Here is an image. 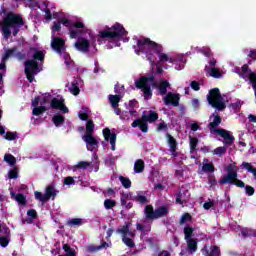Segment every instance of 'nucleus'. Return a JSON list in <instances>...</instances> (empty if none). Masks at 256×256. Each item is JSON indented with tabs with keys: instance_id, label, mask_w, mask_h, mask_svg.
I'll list each match as a JSON object with an SVG mask.
<instances>
[{
	"instance_id": "a878e982",
	"label": "nucleus",
	"mask_w": 256,
	"mask_h": 256,
	"mask_svg": "<svg viewBox=\"0 0 256 256\" xmlns=\"http://www.w3.org/2000/svg\"><path fill=\"white\" fill-rule=\"evenodd\" d=\"M31 51H34L32 61H45V53L43 51L37 50L36 48H31Z\"/></svg>"
},
{
	"instance_id": "e2e57ef3",
	"label": "nucleus",
	"mask_w": 256,
	"mask_h": 256,
	"mask_svg": "<svg viewBox=\"0 0 256 256\" xmlns=\"http://www.w3.org/2000/svg\"><path fill=\"white\" fill-rule=\"evenodd\" d=\"M208 183L210 187H215L217 185V178H215V176H209Z\"/></svg>"
},
{
	"instance_id": "20e7f679",
	"label": "nucleus",
	"mask_w": 256,
	"mask_h": 256,
	"mask_svg": "<svg viewBox=\"0 0 256 256\" xmlns=\"http://www.w3.org/2000/svg\"><path fill=\"white\" fill-rule=\"evenodd\" d=\"M24 26L25 21L23 20V16L16 14L15 12H8L3 18V21L0 22L4 39H9L11 37V29L13 37H17L19 31H21V27Z\"/></svg>"
},
{
	"instance_id": "864d4df0",
	"label": "nucleus",
	"mask_w": 256,
	"mask_h": 256,
	"mask_svg": "<svg viewBox=\"0 0 256 256\" xmlns=\"http://www.w3.org/2000/svg\"><path fill=\"white\" fill-rule=\"evenodd\" d=\"M90 166H91V163L87 161H80L77 164L78 169H87V167H90Z\"/></svg>"
},
{
	"instance_id": "39448f33",
	"label": "nucleus",
	"mask_w": 256,
	"mask_h": 256,
	"mask_svg": "<svg viewBox=\"0 0 256 256\" xmlns=\"http://www.w3.org/2000/svg\"><path fill=\"white\" fill-rule=\"evenodd\" d=\"M213 121L209 123L208 128L212 135H215L217 133L224 139V145L231 146L233 143H235V137L231 135V133L223 128H217L221 125V122L223 119L219 114L213 113L212 116Z\"/></svg>"
},
{
	"instance_id": "2f4dec72",
	"label": "nucleus",
	"mask_w": 256,
	"mask_h": 256,
	"mask_svg": "<svg viewBox=\"0 0 256 256\" xmlns=\"http://www.w3.org/2000/svg\"><path fill=\"white\" fill-rule=\"evenodd\" d=\"M62 103H65L64 99L53 98L50 102V107L52 109H59L61 108Z\"/></svg>"
},
{
	"instance_id": "4468645a",
	"label": "nucleus",
	"mask_w": 256,
	"mask_h": 256,
	"mask_svg": "<svg viewBox=\"0 0 256 256\" xmlns=\"http://www.w3.org/2000/svg\"><path fill=\"white\" fill-rule=\"evenodd\" d=\"M51 47L56 53L61 55L63 53V49H65V40L60 37H52Z\"/></svg>"
},
{
	"instance_id": "aec40b11",
	"label": "nucleus",
	"mask_w": 256,
	"mask_h": 256,
	"mask_svg": "<svg viewBox=\"0 0 256 256\" xmlns=\"http://www.w3.org/2000/svg\"><path fill=\"white\" fill-rule=\"evenodd\" d=\"M209 105H211V107H213L214 109H218V111H224L227 107L225 102H223V99L215 101V100H211V98H209Z\"/></svg>"
},
{
	"instance_id": "ea45409f",
	"label": "nucleus",
	"mask_w": 256,
	"mask_h": 256,
	"mask_svg": "<svg viewBox=\"0 0 256 256\" xmlns=\"http://www.w3.org/2000/svg\"><path fill=\"white\" fill-rule=\"evenodd\" d=\"M45 111H47V107H45V106L36 107L32 110V115L39 117V115H43V113H45Z\"/></svg>"
},
{
	"instance_id": "5701e85b",
	"label": "nucleus",
	"mask_w": 256,
	"mask_h": 256,
	"mask_svg": "<svg viewBox=\"0 0 256 256\" xmlns=\"http://www.w3.org/2000/svg\"><path fill=\"white\" fill-rule=\"evenodd\" d=\"M45 197L46 201H49V199L55 200V197H57V190H55V186L49 185L45 190Z\"/></svg>"
},
{
	"instance_id": "f257e3e1",
	"label": "nucleus",
	"mask_w": 256,
	"mask_h": 256,
	"mask_svg": "<svg viewBox=\"0 0 256 256\" xmlns=\"http://www.w3.org/2000/svg\"><path fill=\"white\" fill-rule=\"evenodd\" d=\"M137 47L138 53H145L146 59L150 61V63L155 61V55H153V53L159 55L158 59L161 63H167V61H169V63H173V58H169L167 54L163 53V45L158 44L149 38L139 39Z\"/></svg>"
},
{
	"instance_id": "0e129e2a",
	"label": "nucleus",
	"mask_w": 256,
	"mask_h": 256,
	"mask_svg": "<svg viewBox=\"0 0 256 256\" xmlns=\"http://www.w3.org/2000/svg\"><path fill=\"white\" fill-rule=\"evenodd\" d=\"M9 238L8 237H0V245L1 247H7L9 245Z\"/></svg>"
},
{
	"instance_id": "c756f323",
	"label": "nucleus",
	"mask_w": 256,
	"mask_h": 256,
	"mask_svg": "<svg viewBox=\"0 0 256 256\" xmlns=\"http://www.w3.org/2000/svg\"><path fill=\"white\" fill-rule=\"evenodd\" d=\"M69 91L70 93H72V95H79V93H81V90L79 89V83L74 80L72 83H71V86L69 88Z\"/></svg>"
},
{
	"instance_id": "6ab92c4d",
	"label": "nucleus",
	"mask_w": 256,
	"mask_h": 256,
	"mask_svg": "<svg viewBox=\"0 0 256 256\" xmlns=\"http://www.w3.org/2000/svg\"><path fill=\"white\" fill-rule=\"evenodd\" d=\"M202 253L208 256H221V249H219V246H212L209 252L207 246H204L202 248Z\"/></svg>"
},
{
	"instance_id": "3c124183",
	"label": "nucleus",
	"mask_w": 256,
	"mask_h": 256,
	"mask_svg": "<svg viewBox=\"0 0 256 256\" xmlns=\"http://www.w3.org/2000/svg\"><path fill=\"white\" fill-rule=\"evenodd\" d=\"M137 203H141V205H145V203H149L147 200V196H143L141 194L136 195V200Z\"/></svg>"
},
{
	"instance_id": "bb28decb",
	"label": "nucleus",
	"mask_w": 256,
	"mask_h": 256,
	"mask_svg": "<svg viewBox=\"0 0 256 256\" xmlns=\"http://www.w3.org/2000/svg\"><path fill=\"white\" fill-rule=\"evenodd\" d=\"M52 121H53L55 127H61V125H63V123H65V116H63L61 114H55L52 118Z\"/></svg>"
},
{
	"instance_id": "f03ea898",
	"label": "nucleus",
	"mask_w": 256,
	"mask_h": 256,
	"mask_svg": "<svg viewBox=\"0 0 256 256\" xmlns=\"http://www.w3.org/2000/svg\"><path fill=\"white\" fill-rule=\"evenodd\" d=\"M225 171L226 175L218 180V183H220V185H235V187L245 189V193L246 195H248V197H253V195H255V188L253 186L245 185V182H243V180L237 178L239 176V174L237 173V171H239V168L237 167L236 162L228 164L225 168Z\"/></svg>"
},
{
	"instance_id": "c85d7f7f",
	"label": "nucleus",
	"mask_w": 256,
	"mask_h": 256,
	"mask_svg": "<svg viewBox=\"0 0 256 256\" xmlns=\"http://www.w3.org/2000/svg\"><path fill=\"white\" fill-rule=\"evenodd\" d=\"M187 245H188V251L189 253H195L197 251V241L193 238H190L186 240Z\"/></svg>"
},
{
	"instance_id": "a18cd8bd",
	"label": "nucleus",
	"mask_w": 256,
	"mask_h": 256,
	"mask_svg": "<svg viewBox=\"0 0 256 256\" xmlns=\"http://www.w3.org/2000/svg\"><path fill=\"white\" fill-rule=\"evenodd\" d=\"M117 205V202L113 199H106L104 201V207L105 209H113Z\"/></svg>"
},
{
	"instance_id": "1a4fd4ad",
	"label": "nucleus",
	"mask_w": 256,
	"mask_h": 256,
	"mask_svg": "<svg viewBox=\"0 0 256 256\" xmlns=\"http://www.w3.org/2000/svg\"><path fill=\"white\" fill-rule=\"evenodd\" d=\"M130 224L126 223L121 228H118L116 230V233L118 235H121L122 237V243L126 245V247H129V249L135 248V231H130Z\"/></svg>"
},
{
	"instance_id": "e433bc0d",
	"label": "nucleus",
	"mask_w": 256,
	"mask_h": 256,
	"mask_svg": "<svg viewBox=\"0 0 256 256\" xmlns=\"http://www.w3.org/2000/svg\"><path fill=\"white\" fill-rule=\"evenodd\" d=\"M202 170L204 171V173H214L215 165H213V163H205L202 166Z\"/></svg>"
},
{
	"instance_id": "cd10ccee",
	"label": "nucleus",
	"mask_w": 256,
	"mask_h": 256,
	"mask_svg": "<svg viewBox=\"0 0 256 256\" xmlns=\"http://www.w3.org/2000/svg\"><path fill=\"white\" fill-rule=\"evenodd\" d=\"M66 225H68V227H81V225H83V219L72 218L67 221Z\"/></svg>"
},
{
	"instance_id": "603ef678",
	"label": "nucleus",
	"mask_w": 256,
	"mask_h": 256,
	"mask_svg": "<svg viewBox=\"0 0 256 256\" xmlns=\"http://www.w3.org/2000/svg\"><path fill=\"white\" fill-rule=\"evenodd\" d=\"M72 29H85V24L81 21L72 22Z\"/></svg>"
},
{
	"instance_id": "338daca9",
	"label": "nucleus",
	"mask_w": 256,
	"mask_h": 256,
	"mask_svg": "<svg viewBox=\"0 0 256 256\" xmlns=\"http://www.w3.org/2000/svg\"><path fill=\"white\" fill-rule=\"evenodd\" d=\"M52 31H61V20H59L58 22H54Z\"/></svg>"
},
{
	"instance_id": "f704fd0d",
	"label": "nucleus",
	"mask_w": 256,
	"mask_h": 256,
	"mask_svg": "<svg viewBox=\"0 0 256 256\" xmlns=\"http://www.w3.org/2000/svg\"><path fill=\"white\" fill-rule=\"evenodd\" d=\"M190 139V153H193V151H197V145H199V139L197 137H191Z\"/></svg>"
},
{
	"instance_id": "79ce46f5",
	"label": "nucleus",
	"mask_w": 256,
	"mask_h": 256,
	"mask_svg": "<svg viewBox=\"0 0 256 256\" xmlns=\"http://www.w3.org/2000/svg\"><path fill=\"white\" fill-rule=\"evenodd\" d=\"M193 219V217L191 216V214L189 213H184L181 218H180V225H184V223H189V221H191Z\"/></svg>"
},
{
	"instance_id": "a211bd4d",
	"label": "nucleus",
	"mask_w": 256,
	"mask_h": 256,
	"mask_svg": "<svg viewBox=\"0 0 256 256\" xmlns=\"http://www.w3.org/2000/svg\"><path fill=\"white\" fill-rule=\"evenodd\" d=\"M209 99H211V101H219L220 99H223V96H221V91L219 90V88H214L209 91V94L207 95L208 103Z\"/></svg>"
},
{
	"instance_id": "4d7b16f0",
	"label": "nucleus",
	"mask_w": 256,
	"mask_h": 256,
	"mask_svg": "<svg viewBox=\"0 0 256 256\" xmlns=\"http://www.w3.org/2000/svg\"><path fill=\"white\" fill-rule=\"evenodd\" d=\"M63 251H65L66 255H69L70 253H75V250L69 246V244H64L62 247Z\"/></svg>"
},
{
	"instance_id": "7ed1b4c3",
	"label": "nucleus",
	"mask_w": 256,
	"mask_h": 256,
	"mask_svg": "<svg viewBox=\"0 0 256 256\" xmlns=\"http://www.w3.org/2000/svg\"><path fill=\"white\" fill-rule=\"evenodd\" d=\"M149 83H152L153 87H157L160 95H167V88L171 87V84L167 80H160L159 84L155 82V75L153 74L140 77L138 81H135V87L141 89L146 101H149L153 97V90H151Z\"/></svg>"
},
{
	"instance_id": "dca6fc26",
	"label": "nucleus",
	"mask_w": 256,
	"mask_h": 256,
	"mask_svg": "<svg viewBox=\"0 0 256 256\" xmlns=\"http://www.w3.org/2000/svg\"><path fill=\"white\" fill-rule=\"evenodd\" d=\"M15 53H17V47H13L10 48L8 50H6V52L4 53L3 57H2V61L0 63V70L1 71H6L7 70V61L9 60V57H13V55H15Z\"/></svg>"
},
{
	"instance_id": "473e14b6",
	"label": "nucleus",
	"mask_w": 256,
	"mask_h": 256,
	"mask_svg": "<svg viewBox=\"0 0 256 256\" xmlns=\"http://www.w3.org/2000/svg\"><path fill=\"white\" fill-rule=\"evenodd\" d=\"M109 101L112 105V108L119 107V101H121V97L119 95H109Z\"/></svg>"
},
{
	"instance_id": "58836bf2",
	"label": "nucleus",
	"mask_w": 256,
	"mask_h": 256,
	"mask_svg": "<svg viewBox=\"0 0 256 256\" xmlns=\"http://www.w3.org/2000/svg\"><path fill=\"white\" fill-rule=\"evenodd\" d=\"M194 231L195 230L192 227H190V226L184 227L185 240L192 239L191 237H193Z\"/></svg>"
},
{
	"instance_id": "423d86ee",
	"label": "nucleus",
	"mask_w": 256,
	"mask_h": 256,
	"mask_svg": "<svg viewBox=\"0 0 256 256\" xmlns=\"http://www.w3.org/2000/svg\"><path fill=\"white\" fill-rule=\"evenodd\" d=\"M158 119H159V113H157L156 111L150 110L148 111V113L147 111H144L142 113L141 118H138L132 122L131 127H133L134 129L139 127L142 133H148L149 131L148 123H155V121H157Z\"/></svg>"
},
{
	"instance_id": "0eeeda50",
	"label": "nucleus",
	"mask_w": 256,
	"mask_h": 256,
	"mask_svg": "<svg viewBox=\"0 0 256 256\" xmlns=\"http://www.w3.org/2000/svg\"><path fill=\"white\" fill-rule=\"evenodd\" d=\"M127 35V30L120 23H115L112 27L99 32L98 41L100 39H122Z\"/></svg>"
},
{
	"instance_id": "de8ad7c7",
	"label": "nucleus",
	"mask_w": 256,
	"mask_h": 256,
	"mask_svg": "<svg viewBox=\"0 0 256 256\" xmlns=\"http://www.w3.org/2000/svg\"><path fill=\"white\" fill-rule=\"evenodd\" d=\"M4 139L6 141H15L17 139V132H6Z\"/></svg>"
},
{
	"instance_id": "69168bd1",
	"label": "nucleus",
	"mask_w": 256,
	"mask_h": 256,
	"mask_svg": "<svg viewBox=\"0 0 256 256\" xmlns=\"http://www.w3.org/2000/svg\"><path fill=\"white\" fill-rule=\"evenodd\" d=\"M120 119H122L123 121H129V119H131V116L129 115L128 111H122Z\"/></svg>"
},
{
	"instance_id": "72a5a7b5",
	"label": "nucleus",
	"mask_w": 256,
	"mask_h": 256,
	"mask_svg": "<svg viewBox=\"0 0 256 256\" xmlns=\"http://www.w3.org/2000/svg\"><path fill=\"white\" fill-rule=\"evenodd\" d=\"M119 181L124 189H131V179L125 176H119Z\"/></svg>"
},
{
	"instance_id": "c9c22d12",
	"label": "nucleus",
	"mask_w": 256,
	"mask_h": 256,
	"mask_svg": "<svg viewBox=\"0 0 256 256\" xmlns=\"http://www.w3.org/2000/svg\"><path fill=\"white\" fill-rule=\"evenodd\" d=\"M93 131H95V123H93V120L89 119L86 123L85 135H93Z\"/></svg>"
},
{
	"instance_id": "5fc2aeb1",
	"label": "nucleus",
	"mask_w": 256,
	"mask_h": 256,
	"mask_svg": "<svg viewBox=\"0 0 256 256\" xmlns=\"http://www.w3.org/2000/svg\"><path fill=\"white\" fill-rule=\"evenodd\" d=\"M127 201H129V198H128V196H127V193L121 194L120 203H121V206H122V207H125V205H127Z\"/></svg>"
},
{
	"instance_id": "6e6552de",
	"label": "nucleus",
	"mask_w": 256,
	"mask_h": 256,
	"mask_svg": "<svg viewBox=\"0 0 256 256\" xmlns=\"http://www.w3.org/2000/svg\"><path fill=\"white\" fill-rule=\"evenodd\" d=\"M144 214L146 219L149 221H155V219H162V217H167L169 215V207L159 206L154 209L153 205H146L144 208Z\"/></svg>"
},
{
	"instance_id": "f3484780",
	"label": "nucleus",
	"mask_w": 256,
	"mask_h": 256,
	"mask_svg": "<svg viewBox=\"0 0 256 256\" xmlns=\"http://www.w3.org/2000/svg\"><path fill=\"white\" fill-rule=\"evenodd\" d=\"M166 137L168 138V145L170 147V153L172 157H178L177 153V140L169 133L166 134Z\"/></svg>"
},
{
	"instance_id": "09e8293b",
	"label": "nucleus",
	"mask_w": 256,
	"mask_h": 256,
	"mask_svg": "<svg viewBox=\"0 0 256 256\" xmlns=\"http://www.w3.org/2000/svg\"><path fill=\"white\" fill-rule=\"evenodd\" d=\"M61 25H64V27H67L68 30L72 29L73 22L67 18H61L60 19Z\"/></svg>"
},
{
	"instance_id": "412c9836",
	"label": "nucleus",
	"mask_w": 256,
	"mask_h": 256,
	"mask_svg": "<svg viewBox=\"0 0 256 256\" xmlns=\"http://www.w3.org/2000/svg\"><path fill=\"white\" fill-rule=\"evenodd\" d=\"M12 199H15L19 205H27V197L23 193L15 194V192L10 193Z\"/></svg>"
},
{
	"instance_id": "393cba45",
	"label": "nucleus",
	"mask_w": 256,
	"mask_h": 256,
	"mask_svg": "<svg viewBox=\"0 0 256 256\" xmlns=\"http://www.w3.org/2000/svg\"><path fill=\"white\" fill-rule=\"evenodd\" d=\"M241 169H245L248 173H252L256 181V168L249 162H242Z\"/></svg>"
},
{
	"instance_id": "13d9d810",
	"label": "nucleus",
	"mask_w": 256,
	"mask_h": 256,
	"mask_svg": "<svg viewBox=\"0 0 256 256\" xmlns=\"http://www.w3.org/2000/svg\"><path fill=\"white\" fill-rule=\"evenodd\" d=\"M19 177V172L17 169H13L9 171V179H17Z\"/></svg>"
},
{
	"instance_id": "37998d69",
	"label": "nucleus",
	"mask_w": 256,
	"mask_h": 256,
	"mask_svg": "<svg viewBox=\"0 0 256 256\" xmlns=\"http://www.w3.org/2000/svg\"><path fill=\"white\" fill-rule=\"evenodd\" d=\"M68 31H70V39H77V35H83V33H85L84 30H81V29L75 30L73 28H71V30H68Z\"/></svg>"
},
{
	"instance_id": "49530a36",
	"label": "nucleus",
	"mask_w": 256,
	"mask_h": 256,
	"mask_svg": "<svg viewBox=\"0 0 256 256\" xmlns=\"http://www.w3.org/2000/svg\"><path fill=\"white\" fill-rule=\"evenodd\" d=\"M44 5H45V8H44L45 20L51 21V19H53V14H51V9L47 7V2H44Z\"/></svg>"
},
{
	"instance_id": "4be33fe9",
	"label": "nucleus",
	"mask_w": 256,
	"mask_h": 256,
	"mask_svg": "<svg viewBox=\"0 0 256 256\" xmlns=\"http://www.w3.org/2000/svg\"><path fill=\"white\" fill-rule=\"evenodd\" d=\"M206 71L210 77H213L214 79H221L223 77V73L221 72V69L217 67H210L206 68Z\"/></svg>"
},
{
	"instance_id": "7c9ffc66",
	"label": "nucleus",
	"mask_w": 256,
	"mask_h": 256,
	"mask_svg": "<svg viewBox=\"0 0 256 256\" xmlns=\"http://www.w3.org/2000/svg\"><path fill=\"white\" fill-rule=\"evenodd\" d=\"M137 231H142V235H147V233L151 232V225L145 226L141 223H136Z\"/></svg>"
},
{
	"instance_id": "774afa93",
	"label": "nucleus",
	"mask_w": 256,
	"mask_h": 256,
	"mask_svg": "<svg viewBox=\"0 0 256 256\" xmlns=\"http://www.w3.org/2000/svg\"><path fill=\"white\" fill-rule=\"evenodd\" d=\"M157 256H171V252L167 250L160 251Z\"/></svg>"
},
{
	"instance_id": "ddd939ff",
	"label": "nucleus",
	"mask_w": 256,
	"mask_h": 256,
	"mask_svg": "<svg viewBox=\"0 0 256 256\" xmlns=\"http://www.w3.org/2000/svg\"><path fill=\"white\" fill-rule=\"evenodd\" d=\"M82 139L86 142L87 151H95L99 147V141L93 137V134L84 135Z\"/></svg>"
},
{
	"instance_id": "4c0bfd02",
	"label": "nucleus",
	"mask_w": 256,
	"mask_h": 256,
	"mask_svg": "<svg viewBox=\"0 0 256 256\" xmlns=\"http://www.w3.org/2000/svg\"><path fill=\"white\" fill-rule=\"evenodd\" d=\"M4 161L6 163H9L11 166H13V165H15V163H17V158H15V156H13V154H5Z\"/></svg>"
},
{
	"instance_id": "a19ab883",
	"label": "nucleus",
	"mask_w": 256,
	"mask_h": 256,
	"mask_svg": "<svg viewBox=\"0 0 256 256\" xmlns=\"http://www.w3.org/2000/svg\"><path fill=\"white\" fill-rule=\"evenodd\" d=\"M213 155H219L220 157L225 155V153H227V147L225 146H220L217 147L216 149L213 150Z\"/></svg>"
},
{
	"instance_id": "052dcab7",
	"label": "nucleus",
	"mask_w": 256,
	"mask_h": 256,
	"mask_svg": "<svg viewBox=\"0 0 256 256\" xmlns=\"http://www.w3.org/2000/svg\"><path fill=\"white\" fill-rule=\"evenodd\" d=\"M190 86L193 91H199L201 89V85L195 80L190 83Z\"/></svg>"
},
{
	"instance_id": "9d476101",
	"label": "nucleus",
	"mask_w": 256,
	"mask_h": 256,
	"mask_svg": "<svg viewBox=\"0 0 256 256\" xmlns=\"http://www.w3.org/2000/svg\"><path fill=\"white\" fill-rule=\"evenodd\" d=\"M39 71H41L39 69V62L31 59L24 62V73L29 83H33L35 81V75H37Z\"/></svg>"
},
{
	"instance_id": "c03bdc74",
	"label": "nucleus",
	"mask_w": 256,
	"mask_h": 256,
	"mask_svg": "<svg viewBox=\"0 0 256 256\" xmlns=\"http://www.w3.org/2000/svg\"><path fill=\"white\" fill-rule=\"evenodd\" d=\"M34 197H35V199H37V201H40L41 203H47V198H46L45 194H42L39 191L34 192Z\"/></svg>"
},
{
	"instance_id": "f8f14e48",
	"label": "nucleus",
	"mask_w": 256,
	"mask_h": 256,
	"mask_svg": "<svg viewBox=\"0 0 256 256\" xmlns=\"http://www.w3.org/2000/svg\"><path fill=\"white\" fill-rule=\"evenodd\" d=\"M74 47L77 49V51H80V53H89L91 43L89 40H87V38L80 37L75 42Z\"/></svg>"
},
{
	"instance_id": "9b49d317",
	"label": "nucleus",
	"mask_w": 256,
	"mask_h": 256,
	"mask_svg": "<svg viewBox=\"0 0 256 256\" xmlns=\"http://www.w3.org/2000/svg\"><path fill=\"white\" fill-rule=\"evenodd\" d=\"M164 105L172 107H179V101H181V95L175 94L173 92H168L166 96L163 98Z\"/></svg>"
},
{
	"instance_id": "b1692460",
	"label": "nucleus",
	"mask_w": 256,
	"mask_h": 256,
	"mask_svg": "<svg viewBox=\"0 0 256 256\" xmlns=\"http://www.w3.org/2000/svg\"><path fill=\"white\" fill-rule=\"evenodd\" d=\"M145 171V161L143 159H138L134 163V173H143Z\"/></svg>"
},
{
	"instance_id": "2eb2a0df",
	"label": "nucleus",
	"mask_w": 256,
	"mask_h": 256,
	"mask_svg": "<svg viewBox=\"0 0 256 256\" xmlns=\"http://www.w3.org/2000/svg\"><path fill=\"white\" fill-rule=\"evenodd\" d=\"M103 135L105 141H110L111 150L115 151V144L117 143V134L115 132H111V129L104 128Z\"/></svg>"
},
{
	"instance_id": "8fccbe9b",
	"label": "nucleus",
	"mask_w": 256,
	"mask_h": 256,
	"mask_svg": "<svg viewBox=\"0 0 256 256\" xmlns=\"http://www.w3.org/2000/svg\"><path fill=\"white\" fill-rule=\"evenodd\" d=\"M157 131L158 133H160L161 131H169V127L167 126V123H165V121H162L160 122L158 125H157Z\"/></svg>"
},
{
	"instance_id": "bf43d9fd",
	"label": "nucleus",
	"mask_w": 256,
	"mask_h": 256,
	"mask_svg": "<svg viewBox=\"0 0 256 256\" xmlns=\"http://www.w3.org/2000/svg\"><path fill=\"white\" fill-rule=\"evenodd\" d=\"M64 185H75V179L71 176L65 177Z\"/></svg>"
},
{
	"instance_id": "680f3d73",
	"label": "nucleus",
	"mask_w": 256,
	"mask_h": 256,
	"mask_svg": "<svg viewBox=\"0 0 256 256\" xmlns=\"http://www.w3.org/2000/svg\"><path fill=\"white\" fill-rule=\"evenodd\" d=\"M201 53H203L205 57H213V52H211L210 48H202Z\"/></svg>"
},
{
	"instance_id": "6e6d98bb",
	"label": "nucleus",
	"mask_w": 256,
	"mask_h": 256,
	"mask_svg": "<svg viewBox=\"0 0 256 256\" xmlns=\"http://www.w3.org/2000/svg\"><path fill=\"white\" fill-rule=\"evenodd\" d=\"M27 215L28 217H30L31 219H37L38 215H37V210L35 209H29L27 211Z\"/></svg>"
}]
</instances>
